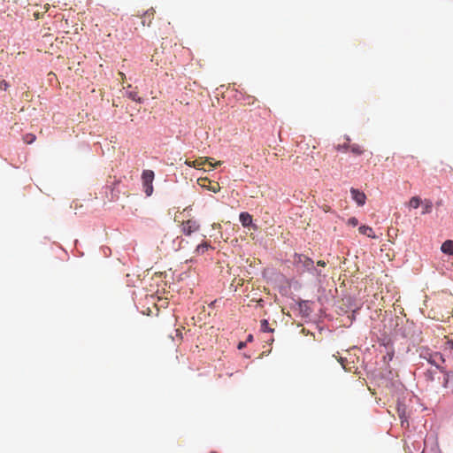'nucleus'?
Listing matches in <instances>:
<instances>
[{
  "label": "nucleus",
  "mask_w": 453,
  "mask_h": 453,
  "mask_svg": "<svg viewBox=\"0 0 453 453\" xmlns=\"http://www.w3.org/2000/svg\"><path fill=\"white\" fill-rule=\"evenodd\" d=\"M317 264H318V265H319V266H323V267H324V266H326V262H325V261H323V260H319V261H318V263H317Z\"/></svg>",
  "instance_id": "25"
},
{
  "label": "nucleus",
  "mask_w": 453,
  "mask_h": 453,
  "mask_svg": "<svg viewBox=\"0 0 453 453\" xmlns=\"http://www.w3.org/2000/svg\"><path fill=\"white\" fill-rule=\"evenodd\" d=\"M200 228L199 223L195 219H188L182 222L181 231L186 235H190L198 231Z\"/></svg>",
  "instance_id": "5"
},
{
  "label": "nucleus",
  "mask_w": 453,
  "mask_h": 453,
  "mask_svg": "<svg viewBox=\"0 0 453 453\" xmlns=\"http://www.w3.org/2000/svg\"><path fill=\"white\" fill-rule=\"evenodd\" d=\"M350 193L352 199L357 203V205L363 206L365 203L366 196L364 192L357 188H351Z\"/></svg>",
  "instance_id": "6"
},
{
  "label": "nucleus",
  "mask_w": 453,
  "mask_h": 453,
  "mask_svg": "<svg viewBox=\"0 0 453 453\" xmlns=\"http://www.w3.org/2000/svg\"><path fill=\"white\" fill-rule=\"evenodd\" d=\"M293 263L297 268L303 271H311L314 267L313 260L302 254H295Z\"/></svg>",
  "instance_id": "2"
},
{
  "label": "nucleus",
  "mask_w": 453,
  "mask_h": 453,
  "mask_svg": "<svg viewBox=\"0 0 453 453\" xmlns=\"http://www.w3.org/2000/svg\"><path fill=\"white\" fill-rule=\"evenodd\" d=\"M398 412H399V418L401 419L402 426H403L405 423H406V426H408L409 424H408L406 417L404 416V413L401 412L400 409H398Z\"/></svg>",
  "instance_id": "19"
},
{
  "label": "nucleus",
  "mask_w": 453,
  "mask_h": 453,
  "mask_svg": "<svg viewBox=\"0 0 453 453\" xmlns=\"http://www.w3.org/2000/svg\"><path fill=\"white\" fill-rule=\"evenodd\" d=\"M35 140V136L32 134H28L25 136L24 141L25 142L30 144Z\"/></svg>",
  "instance_id": "18"
},
{
  "label": "nucleus",
  "mask_w": 453,
  "mask_h": 453,
  "mask_svg": "<svg viewBox=\"0 0 453 453\" xmlns=\"http://www.w3.org/2000/svg\"><path fill=\"white\" fill-rule=\"evenodd\" d=\"M421 203L422 201L419 196H413L409 201V206L414 209H417Z\"/></svg>",
  "instance_id": "15"
},
{
  "label": "nucleus",
  "mask_w": 453,
  "mask_h": 453,
  "mask_svg": "<svg viewBox=\"0 0 453 453\" xmlns=\"http://www.w3.org/2000/svg\"><path fill=\"white\" fill-rule=\"evenodd\" d=\"M209 189L211 190L214 193H217L219 190V183H215V185L211 187Z\"/></svg>",
  "instance_id": "23"
},
{
  "label": "nucleus",
  "mask_w": 453,
  "mask_h": 453,
  "mask_svg": "<svg viewBox=\"0 0 453 453\" xmlns=\"http://www.w3.org/2000/svg\"><path fill=\"white\" fill-rule=\"evenodd\" d=\"M427 360L430 364L434 365L437 369H439L441 372H443V374H444L443 387L446 388H449L450 387L449 380L451 377H453V372H447V371L443 370L442 367L440 366V363L444 362L443 356L439 352H435V353L430 354L429 358Z\"/></svg>",
  "instance_id": "1"
},
{
  "label": "nucleus",
  "mask_w": 453,
  "mask_h": 453,
  "mask_svg": "<svg viewBox=\"0 0 453 453\" xmlns=\"http://www.w3.org/2000/svg\"><path fill=\"white\" fill-rule=\"evenodd\" d=\"M119 75L120 76V78H121V80H122V81L126 79V75H125V73H123L119 72Z\"/></svg>",
  "instance_id": "26"
},
{
  "label": "nucleus",
  "mask_w": 453,
  "mask_h": 453,
  "mask_svg": "<svg viewBox=\"0 0 453 453\" xmlns=\"http://www.w3.org/2000/svg\"><path fill=\"white\" fill-rule=\"evenodd\" d=\"M9 87H10V85L5 80H3L0 81V89L5 91L8 89Z\"/></svg>",
  "instance_id": "20"
},
{
  "label": "nucleus",
  "mask_w": 453,
  "mask_h": 453,
  "mask_svg": "<svg viewBox=\"0 0 453 453\" xmlns=\"http://www.w3.org/2000/svg\"><path fill=\"white\" fill-rule=\"evenodd\" d=\"M210 453H217V452H216V451H211V452H210Z\"/></svg>",
  "instance_id": "29"
},
{
  "label": "nucleus",
  "mask_w": 453,
  "mask_h": 453,
  "mask_svg": "<svg viewBox=\"0 0 453 453\" xmlns=\"http://www.w3.org/2000/svg\"><path fill=\"white\" fill-rule=\"evenodd\" d=\"M260 330L262 332H269V333H273L274 331V328H272L270 326H269V323L266 319H262L260 321Z\"/></svg>",
  "instance_id": "14"
},
{
  "label": "nucleus",
  "mask_w": 453,
  "mask_h": 453,
  "mask_svg": "<svg viewBox=\"0 0 453 453\" xmlns=\"http://www.w3.org/2000/svg\"><path fill=\"white\" fill-rule=\"evenodd\" d=\"M443 350L449 354H453V340L446 338L443 343Z\"/></svg>",
  "instance_id": "13"
},
{
  "label": "nucleus",
  "mask_w": 453,
  "mask_h": 453,
  "mask_svg": "<svg viewBox=\"0 0 453 453\" xmlns=\"http://www.w3.org/2000/svg\"><path fill=\"white\" fill-rule=\"evenodd\" d=\"M245 345H246V343H245V342H239V344H238V349H243V348L245 347Z\"/></svg>",
  "instance_id": "24"
},
{
  "label": "nucleus",
  "mask_w": 453,
  "mask_h": 453,
  "mask_svg": "<svg viewBox=\"0 0 453 453\" xmlns=\"http://www.w3.org/2000/svg\"><path fill=\"white\" fill-rule=\"evenodd\" d=\"M349 144H350V142H345V143H343V144H342V145H339V146L337 147V150H338L347 151V150H349V148H348V145H349Z\"/></svg>",
  "instance_id": "22"
},
{
  "label": "nucleus",
  "mask_w": 453,
  "mask_h": 453,
  "mask_svg": "<svg viewBox=\"0 0 453 453\" xmlns=\"http://www.w3.org/2000/svg\"><path fill=\"white\" fill-rule=\"evenodd\" d=\"M349 150L355 156H360L365 152V150L360 144L350 143L348 145Z\"/></svg>",
  "instance_id": "9"
},
{
  "label": "nucleus",
  "mask_w": 453,
  "mask_h": 453,
  "mask_svg": "<svg viewBox=\"0 0 453 453\" xmlns=\"http://www.w3.org/2000/svg\"><path fill=\"white\" fill-rule=\"evenodd\" d=\"M423 203L422 214L430 213L433 208V203L430 200H425Z\"/></svg>",
  "instance_id": "16"
},
{
  "label": "nucleus",
  "mask_w": 453,
  "mask_h": 453,
  "mask_svg": "<svg viewBox=\"0 0 453 453\" xmlns=\"http://www.w3.org/2000/svg\"><path fill=\"white\" fill-rule=\"evenodd\" d=\"M239 219L242 226L248 227L251 226L254 230L257 229V225H252V216L249 212H242L239 216Z\"/></svg>",
  "instance_id": "7"
},
{
  "label": "nucleus",
  "mask_w": 453,
  "mask_h": 453,
  "mask_svg": "<svg viewBox=\"0 0 453 453\" xmlns=\"http://www.w3.org/2000/svg\"><path fill=\"white\" fill-rule=\"evenodd\" d=\"M358 231L361 234H364V235H366L370 238H372V239H376L377 236L375 235L373 230L372 227L368 226H361L359 228H358Z\"/></svg>",
  "instance_id": "10"
},
{
  "label": "nucleus",
  "mask_w": 453,
  "mask_h": 453,
  "mask_svg": "<svg viewBox=\"0 0 453 453\" xmlns=\"http://www.w3.org/2000/svg\"><path fill=\"white\" fill-rule=\"evenodd\" d=\"M441 250L445 254L453 255V241L452 240L445 241L441 244Z\"/></svg>",
  "instance_id": "11"
},
{
  "label": "nucleus",
  "mask_w": 453,
  "mask_h": 453,
  "mask_svg": "<svg viewBox=\"0 0 453 453\" xmlns=\"http://www.w3.org/2000/svg\"><path fill=\"white\" fill-rule=\"evenodd\" d=\"M211 160H212V158H211V157H199L194 161L186 160L185 164L187 165H188L189 167H194L196 169H201L202 166L204 165L206 163H209V165L211 168H215V167L222 165L221 161L212 163Z\"/></svg>",
  "instance_id": "4"
},
{
  "label": "nucleus",
  "mask_w": 453,
  "mask_h": 453,
  "mask_svg": "<svg viewBox=\"0 0 453 453\" xmlns=\"http://www.w3.org/2000/svg\"><path fill=\"white\" fill-rule=\"evenodd\" d=\"M348 224H349V226H357V225H358V220H357V218L352 217V218L349 219V220H348Z\"/></svg>",
  "instance_id": "21"
},
{
  "label": "nucleus",
  "mask_w": 453,
  "mask_h": 453,
  "mask_svg": "<svg viewBox=\"0 0 453 453\" xmlns=\"http://www.w3.org/2000/svg\"><path fill=\"white\" fill-rule=\"evenodd\" d=\"M394 354L393 353H388V358L391 360L393 358Z\"/></svg>",
  "instance_id": "27"
},
{
  "label": "nucleus",
  "mask_w": 453,
  "mask_h": 453,
  "mask_svg": "<svg viewBox=\"0 0 453 453\" xmlns=\"http://www.w3.org/2000/svg\"><path fill=\"white\" fill-rule=\"evenodd\" d=\"M155 11L153 8L147 10L142 17V24L150 27L154 18Z\"/></svg>",
  "instance_id": "8"
},
{
  "label": "nucleus",
  "mask_w": 453,
  "mask_h": 453,
  "mask_svg": "<svg viewBox=\"0 0 453 453\" xmlns=\"http://www.w3.org/2000/svg\"><path fill=\"white\" fill-rule=\"evenodd\" d=\"M252 338H253V337H252V335H251V334H250V335L248 336V341H249V342L252 341Z\"/></svg>",
  "instance_id": "28"
},
{
  "label": "nucleus",
  "mask_w": 453,
  "mask_h": 453,
  "mask_svg": "<svg viewBox=\"0 0 453 453\" xmlns=\"http://www.w3.org/2000/svg\"><path fill=\"white\" fill-rule=\"evenodd\" d=\"M210 249H212V247L208 242H203L196 247L195 252L197 255H203Z\"/></svg>",
  "instance_id": "12"
},
{
  "label": "nucleus",
  "mask_w": 453,
  "mask_h": 453,
  "mask_svg": "<svg viewBox=\"0 0 453 453\" xmlns=\"http://www.w3.org/2000/svg\"><path fill=\"white\" fill-rule=\"evenodd\" d=\"M154 172L151 170H144L142 173V181L146 196H150L153 193Z\"/></svg>",
  "instance_id": "3"
},
{
  "label": "nucleus",
  "mask_w": 453,
  "mask_h": 453,
  "mask_svg": "<svg viewBox=\"0 0 453 453\" xmlns=\"http://www.w3.org/2000/svg\"><path fill=\"white\" fill-rule=\"evenodd\" d=\"M126 94H127V97L132 99L133 101L139 102V103L142 102V99H141V97L138 96V93L136 91H134V90L128 91L127 90L126 92Z\"/></svg>",
  "instance_id": "17"
}]
</instances>
